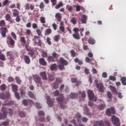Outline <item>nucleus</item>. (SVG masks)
Returning <instances> with one entry per match:
<instances>
[{
	"instance_id": "nucleus-50",
	"label": "nucleus",
	"mask_w": 126,
	"mask_h": 126,
	"mask_svg": "<svg viewBox=\"0 0 126 126\" xmlns=\"http://www.w3.org/2000/svg\"><path fill=\"white\" fill-rule=\"evenodd\" d=\"M109 80H111L112 81H116L117 78L114 76H110L109 77Z\"/></svg>"
},
{
	"instance_id": "nucleus-26",
	"label": "nucleus",
	"mask_w": 126,
	"mask_h": 126,
	"mask_svg": "<svg viewBox=\"0 0 126 126\" xmlns=\"http://www.w3.org/2000/svg\"><path fill=\"white\" fill-rule=\"evenodd\" d=\"M72 36L74 39H75L76 40H79L80 39V35H79V33H73Z\"/></svg>"
},
{
	"instance_id": "nucleus-33",
	"label": "nucleus",
	"mask_w": 126,
	"mask_h": 126,
	"mask_svg": "<svg viewBox=\"0 0 126 126\" xmlns=\"http://www.w3.org/2000/svg\"><path fill=\"white\" fill-rule=\"evenodd\" d=\"M33 41H34V43L35 45H38V42H37V40H40V37L37 35H34V38L33 39Z\"/></svg>"
},
{
	"instance_id": "nucleus-58",
	"label": "nucleus",
	"mask_w": 126,
	"mask_h": 126,
	"mask_svg": "<svg viewBox=\"0 0 126 126\" xmlns=\"http://www.w3.org/2000/svg\"><path fill=\"white\" fill-rule=\"evenodd\" d=\"M93 60V59H90V58H89V57H86L85 61H86L87 63H90V62H91Z\"/></svg>"
},
{
	"instance_id": "nucleus-57",
	"label": "nucleus",
	"mask_w": 126,
	"mask_h": 126,
	"mask_svg": "<svg viewBox=\"0 0 126 126\" xmlns=\"http://www.w3.org/2000/svg\"><path fill=\"white\" fill-rule=\"evenodd\" d=\"M0 60L1 61H5V56H4V55L1 54L0 55Z\"/></svg>"
},
{
	"instance_id": "nucleus-17",
	"label": "nucleus",
	"mask_w": 126,
	"mask_h": 126,
	"mask_svg": "<svg viewBox=\"0 0 126 126\" xmlns=\"http://www.w3.org/2000/svg\"><path fill=\"white\" fill-rule=\"evenodd\" d=\"M39 63L40 64H41V65H43L44 66H46V65H47V62L43 58L39 59Z\"/></svg>"
},
{
	"instance_id": "nucleus-64",
	"label": "nucleus",
	"mask_w": 126,
	"mask_h": 126,
	"mask_svg": "<svg viewBox=\"0 0 126 126\" xmlns=\"http://www.w3.org/2000/svg\"><path fill=\"white\" fill-rule=\"evenodd\" d=\"M118 94V97L120 99H122V98H123V94H122V93H121V92L118 93L117 92V94Z\"/></svg>"
},
{
	"instance_id": "nucleus-47",
	"label": "nucleus",
	"mask_w": 126,
	"mask_h": 126,
	"mask_svg": "<svg viewBox=\"0 0 126 126\" xmlns=\"http://www.w3.org/2000/svg\"><path fill=\"white\" fill-rule=\"evenodd\" d=\"M23 104L24 106H28V104H29V102H28V99H24L23 100Z\"/></svg>"
},
{
	"instance_id": "nucleus-59",
	"label": "nucleus",
	"mask_w": 126,
	"mask_h": 126,
	"mask_svg": "<svg viewBox=\"0 0 126 126\" xmlns=\"http://www.w3.org/2000/svg\"><path fill=\"white\" fill-rule=\"evenodd\" d=\"M53 88L54 89H58V88H59V83H55L53 86Z\"/></svg>"
},
{
	"instance_id": "nucleus-62",
	"label": "nucleus",
	"mask_w": 126,
	"mask_h": 126,
	"mask_svg": "<svg viewBox=\"0 0 126 126\" xmlns=\"http://www.w3.org/2000/svg\"><path fill=\"white\" fill-rule=\"evenodd\" d=\"M11 35L12 36V37L13 38V39L16 40L17 36H16V34H15V33H14V32H12L11 33Z\"/></svg>"
},
{
	"instance_id": "nucleus-60",
	"label": "nucleus",
	"mask_w": 126,
	"mask_h": 126,
	"mask_svg": "<svg viewBox=\"0 0 126 126\" xmlns=\"http://www.w3.org/2000/svg\"><path fill=\"white\" fill-rule=\"evenodd\" d=\"M80 10H81V7L80 6V5H78L76 6V11L78 12V11H80Z\"/></svg>"
},
{
	"instance_id": "nucleus-11",
	"label": "nucleus",
	"mask_w": 126,
	"mask_h": 126,
	"mask_svg": "<svg viewBox=\"0 0 126 126\" xmlns=\"http://www.w3.org/2000/svg\"><path fill=\"white\" fill-rule=\"evenodd\" d=\"M7 43L9 46H14L15 41L11 37H8L7 38Z\"/></svg>"
},
{
	"instance_id": "nucleus-19",
	"label": "nucleus",
	"mask_w": 126,
	"mask_h": 126,
	"mask_svg": "<svg viewBox=\"0 0 126 126\" xmlns=\"http://www.w3.org/2000/svg\"><path fill=\"white\" fill-rule=\"evenodd\" d=\"M11 87L13 92H14V93L17 92V91L18 90V86H17V85L12 84Z\"/></svg>"
},
{
	"instance_id": "nucleus-30",
	"label": "nucleus",
	"mask_w": 126,
	"mask_h": 126,
	"mask_svg": "<svg viewBox=\"0 0 126 126\" xmlns=\"http://www.w3.org/2000/svg\"><path fill=\"white\" fill-rule=\"evenodd\" d=\"M89 44H91V45H94L95 43V39L93 38V37H90L88 41Z\"/></svg>"
},
{
	"instance_id": "nucleus-42",
	"label": "nucleus",
	"mask_w": 126,
	"mask_h": 126,
	"mask_svg": "<svg viewBox=\"0 0 126 126\" xmlns=\"http://www.w3.org/2000/svg\"><path fill=\"white\" fill-rule=\"evenodd\" d=\"M40 22L42 24H45L46 23V19L44 17H40Z\"/></svg>"
},
{
	"instance_id": "nucleus-63",
	"label": "nucleus",
	"mask_w": 126,
	"mask_h": 126,
	"mask_svg": "<svg viewBox=\"0 0 126 126\" xmlns=\"http://www.w3.org/2000/svg\"><path fill=\"white\" fill-rule=\"evenodd\" d=\"M73 31L75 33H78V32H79V29L78 28H75L73 29Z\"/></svg>"
},
{
	"instance_id": "nucleus-38",
	"label": "nucleus",
	"mask_w": 126,
	"mask_h": 126,
	"mask_svg": "<svg viewBox=\"0 0 126 126\" xmlns=\"http://www.w3.org/2000/svg\"><path fill=\"white\" fill-rule=\"evenodd\" d=\"M63 2H60V3H59L57 5V6H55V8L56 9H59V8H60V7H62V6H63Z\"/></svg>"
},
{
	"instance_id": "nucleus-22",
	"label": "nucleus",
	"mask_w": 126,
	"mask_h": 126,
	"mask_svg": "<svg viewBox=\"0 0 126 126\" xmlns=\"http://www.w3.org/2000/svg\"><path fill=\"white\" fill-rule=\"evenodd\" d=\"M1 111L4 116H6H6H7V114H8V112H7V108L5 107H2Z\"/></svg>"
},
{
	"instance_id": "nucleus-55",
	"label": "nucleus",
	"mask_w": 126,
	"mask_h": 126,
	"mask_svg": "<svg viewBox=\"0 0 126 126\" xmlns=\"http://www.w3.org/2000/svg\"><path fill=\"white\" fill-rule=\"evenodd\" d=\"M44 7H45V4H44V2H41L39 5V8H40V9H43Z\"/></svg>"
},
{
	"instance_id": "nucleus-31",
	"label": "nucleus",
	"mask_w": 126,
	"mask_h": 126,
	"mask_svg": "<svg viewBox=\"0 0 126 126\" xmlns=\"http://www.w3.org/2000/svg\"><path fill=\"white\" fill-rule=\"evenodd\" d=\"M110 90L112 91V92H114V93H115V94H118V91L116 87L111 85L110 86Z\"/></svg>"
},
{
	"instance_id": "nucleus-54",
	"label": "nucleus",
	"mask_w": 126,
	"mask_h": 126,
	"mask_svg": "<svg viewBox=\"0 0 126 126\" xmlns=\"http://www.w3.org/2000/svg\"><path fill=\"white\" fill-rule=\"evenodd\" d=\"M7 81L9 82H13L14 81V78L12 77H9L7 79Z\"/></svg>"
},
{
	"instance_id": "nucleus-43",
	"label": "nucleus",
	"mask_w": 126,
	"mask_h": 126,
	"mask_svg": "<svg viewBox=\"0 0 126 126\" xmlns=\"http://www.w3.org/2000/svg\"><path fill=\"white\" fill-rule=\"evenodd\" d=\"M36 32L38 36H42V31L40 29H36Z\"/></svg>"
},
{
	"instance_id": "nucleus-10",
	"label": "nucleus",
	"mask_w": 126,
	"mask_h": 126,
	"mask_svg": "<svg viewBox=\"0 0 126 126\" xmlns=\"http://www.w3.org/2000/svg\"><path fill=\"white\" fill-rule=\"evenodd\" d=\"M96 86L99 92H101V93L104 92V85L102 83L96 84Z\"/></svg>"
},
{
	"instance_id": "nucleus-18",
	"label": "nucleus",
	"mask_w": 126,
	"mask_h": 126,
	"mask_svg": "<svg viewBox=\"0 0 126 126\" xmlns=\"http://www.w3.org/2000/svg\"><path fill=\"white\" fill-rule=\"evenodd\" d=\"M14 104V101H8L6 100L4 101V103H3V106H9V105H13Z\"/></svg>"
},
{
	"instance_id": "nucleus-53",
	"label": "nucleus",
	"mask_w": 126,
	"mask_h": 126,
	"mask_svg": "<svg viewBox=\"0 0 126 126\" xmlns=\"http://www.w3.org/2000/svg\"><path fill=\"white\" fill-rule=\"evenodd\" d=\"M113 96V95L112 94V93H111L110 92H108L107 93V96L108 98H109V99L110 100H112V96Z\"/></svg>"
},
{
	"instance_id": "nucleus-48",
	"label": "nucleus",
	"mask_w": 126,
	"mask_h": 126,
	"mask_svg": "<svg viewBox=\"0 0 126 126\" xmlns=\"http://www.w3.org/2000/svg\"><path fill=\"white\" fill-rule=\"evenodd\" d=\"M53 94H54V96H55V97H58V96L60 95V91H59V90H56L54 92Z\"/></svg>"
},
{
	"instance_id": "nucleus-1",
	"label": "nucleus",
	"mask_w": 126,
	"mask_h": 126,
	"mask_svg": "<svg viewBox=\"0 0 126 126\" xmlns=\"http://www.w3.org/2000/svg\"><path fill=\"white\" fill-rule=\"evenodd\" d=\"M60 57V55L56 53V51H54L52 53V56H50L47 58V61L48 63H54L55 59H58Z\"/></svg>"
},
{
	"instance_id": "nucleus-52",
	"label": "nucleus",
	"mask_w": 126,
	"mask_h": 126,
	"mask_svg": "<svg viewBox=\"0 0 126 126\" xmlns=\"http://www.w3.org/2000/svg\"><path fill=\"white\" fill-rule=\"evenodd\" d=\"M70 54L71 55V57H74L76 56V53H75V52L73 50H71L70 51Z\"/></svg>"
},
{
	"instance_id": "nucleus-51",
	"label": "nucleus",
	"mask_w": 126,
	"mask_h": 126,
	"mask_svg": "<svg viewBox=\"0 0 126 126\" xmlns=\"http://www.w3.org/2000/svg\"><path fill=\"white\" fill-rule=\"evenodd\" d=\"M15 96L17 100H20V95L18 93H15Z\"/></svg>"
},
{
	"instance_id": "nucleus-32",
	"label": "nucleus",
	"mask_w": 126,
	"mask_h": 126,
	"mask_svg": "<svg viewBox=\"0 0 126 126\" xmlns=\"http://www.w3.org/2000/svg\"><path fill=\"white\" fill-rule=\"evenodd\" d=\"M120 80L122 82V84L124 86L126 85V77H122L120 79Z\"/></svg>"
},
{
	"instance_id": "nucleus-28",
	"label": "nucleus",
	"mask_w": 126,
	"mask_h": 126,
	"mask_svg": "<svg viewBox=\"0 0 126 126\" xmlns=\"http://www.w3.org/2000/svg\"><path fill=\"white\" fill-rule=\"evenodd\" d=\"M15 80H16L17 84H19V85H20V84H21V83L22 82L21 79H20V78L18 76L15 77Z\"/></svg>"
},
{
	"instance_id": "nucleus-61",
	"label": "nucleus",
	"mask_w": 126,
	"mask_h": 126,
	"mask_svg": "<svg viewBox=\"0 0 126 126\" xmlns=\"http://www.w3.org/2000/svg\"><path fill=\"white\" fill-rule=\"evenodd\" d=\"M6 118V116L3 115V114H1L0 113V120H2V119H5Z\"/></svg>"
},
{
	"instance_id": "nucleus-5",
	"label": "nucleus",
	"mask_w": 126,
	"mask_h": 126,
	"mask_svg": "<svg viewBox=\"0 0 126 126\" xmlns=\"http://www.w3.org/2000/svg\"><path fill=\"white\" fill-rule=\"evenodd\" d=\"M111 121L113 124L115 126H120L121 125V123H120V119L114 115L112 116Z\"/></svg>"
},
{
	"instance_id": "nucleus-56",
	"label": "nucleus",
	"mask_w": 126,
	"mask_h": 126,
	"mask_svg": "<svg viewBox=\"0 0 126 126\" xmlns=\"http://www.w3.org/2000/svg\"><path fill=\"white\" fill-rule=\"evenodd\" d=\"M71 81L72 83H76V82H77V78H72L71 79Z\"/></svg>"
},
{
	"instance_id": "nucleus-39",
	"label": "nucleus",
	"mask_w": 126,
	"mask_h": 126,
	"mask_svg": "<svg viewBox=\"0 0 126 126\" xmlns=\"http://www.w3.org/2000/svg\"><path fill=\"white\" fill-rule=\"evenodd\" d=\"M5 18L7 21H9L11 19V16H10L9 14H7L5 16Z\"/></svg>"
},
{
	"instance_id": "nucleus-25",
	"label": "nucleus",
	"mask_w": 126,
	"mask_h": 126,
	"mask_svg": "<svg viewBox=\"0 0 126 126\" xmlns=\"http://www.w3.org/2000/svg\"><path fill=\"white\" fill-rule=\"evenodd\" d=\"M50 69L53 71V70H58V66H57V64L54 63L51 65L50 67Z\"/></svg>"
},
{
	"instance_id": "nucleus-16",
	"label": "nucleus",
	"mask_w": 126,
	"mask_h": 126,
	"mask_svg": "<svg viewBox=\"0 0 126 126\" xmlns=\"http://www.w3.org/2000/svg\"><path fill=\"white\" fill-rule=\"evenodd\" d=\"M24 60L26 64H29L31 63V60H30V57H29V56L27 55H24Z\"/></svg>"
},
{
	"instance_id": "nucleus-7",
	"label": "nucleus",
	"mask_w": 126,
	"mask_h": 126,
	"mask_svg": "<svg viewBox=\"0 0 126 126\" xmlns=\"http://www.w3.org/2000/svg\"><path fill=\"white\" fill-rule=\"evenodd\" d=\"M46 103L47 105H48L49 107H53L54 106V100L51 98V97L50 96H46Z\"/></svg>"
},
{
	"instance_id": "nucleus-6",
	"label": "nucleus",
	"mask_w": 126,
	"mask_h": 126,
	"mask_svg": "<svg viewBox=\"0 0 126 126\" xmlns=\"http://www.w3.org/2000/svg\"><path fill=\"white\" fill-rule=\"evenodd\" d=\"M105 113L107 116L111 117L112 114L113 115L116 114V110H115V108L111 107V108H107L105 111Z\"/></svg>"
},
{
	"instance_id": "nucleus-35",
	"label": "nucleus",
	"mask_w": 126,
	"mask_h": 126,
	"mask_svg": "<svg viewBox=\"0 0 126 126\" xmlns=\"http://www.w3.org/2000/svg\"><path fill=\"white\" fill-rule=\"evenodd\" d=\"M61 38V35L58 34L54 37V40L55 42H59V40H60V38Z\"/></svg>"
},
{
	"instance_id": "nucleus-44",
	"label": "nucleus",
	"mask_w": 126,
	"mask_h": 126,
	"mask_svg": "<svg viewBox=\"0 0 126 126\" xmlns=\"http://www.w3.org/2000/svg\"><path fill=\"white\" fill-rule=\"evenodd\" d=\"M38 115L41 117H44L45 116V113L43 111H40L38 113Z\"/></svg>"
},
{
	"instance_id": "nucleus-21",
	"label": "nucleus",
	"mask_w": 126,
	"mask_h": 126,
	"mask_svg": "<svg viewBox=\"0 0 126 126\" xmlns=\"http://www.w3.org/2000/svg\"><path fill=\"white\" fill-rule=\"evenodd\" d=\"M7 57L9 60H13V54H12V52L8 51L7 52Z\"/></svg>"
},
{
	"instance_id": "nucleus-12",
	"label": "nucleus",
	"mask_w": 126,
	"mask_h": 126,
	"mask_svg": "<svg viewBox=\"0 0 126 126\" xmlns=\"http://www.w3.org/2000/svg\"><path fill=\"white\" fill-rule=\"evenodd\" d=\"M26 10H29V9H31V10H34V8L35 6L34 5H32L31 3H26V5L25 6Z\"/></svg>"
},
{
	"instance_id": "nucleus-14",
	"label": "nucleus",
	"mask_w": 126,
	"mask_h": 126,
	"mask_svg": "<svg viewBox=\"0 0 126 126\" xmlns=\"http://www.w3.org/2000/svg\"><path fill=\"white\" fill-rule=\"evenodd\" d=\"M56 100L57 102L62 103V102L64 100V96H63V94H60V95L56 98Z\"/></svg>"
},
{
	"instance_id": "nucleus-34",
	"label": "nucleus",
	"mask_w": 126,
	"mask_h": 126,
	"mask_svg": "<svg viewBox=\"0 0 126 126\" xmlns=\"http://www.w3.org/2000/svg\"><path fill=\"white\" fill-rule=\"evenodd\" d=\"M50 34H52V30H51V29H47L45 33V36H48V35H50Z\"/></svg>"
},
{
	"instance_id": "nucleus-8",
	"label": "nucleus",
	"mask_w": 126,
	"mask_h": 126,
	"mask_svg": "<svg viewBox=\"0 0 126 126\" xmlns=\"http://www.w3.org/2000/svg\"><path fill=\"white\" fill-rule=\"evenodd\" d=\"M0 34L2 37H3V38L6 37V32L8 31L7 28L5 27H1L0 29Z\"/></svg>"
},
{
	"instance_id": "nucleus-41",
	"label": "nucleus",
	"mask_w": 126,
	"mask_h": 126,
	"mask_svg": "<svg viewBox=\"0 0 126 126\" xmlns=\"http://www.w3.org/2000/svg\"><path fill=\"white\" fill-rule=\"evenodd\" d=\"M58 68L60 69V70H63V69H64V65L60 64L58 66Z\"/></svg>"
},
{
	"instance_id": "nucleus-9",
	"label": "nucleus",
	"mask_w": 126,
	"mask_h": 126,
	"mask_svg": "<svg viewBox=\"0 0 126 126\" xmlns=\"http://www.w3.org/2000/svg\"><path fill=\"white\" fill-rule=\"evenodd\" d=\"M10 97V94L9 93L7 92L5 94L3 93H2L0 94V99H2V100H4L5 99H8Z\"/></svg>"
},
{
	"instance_id": "nucleus-20",
	"label": "nucleus",
	"mask_w": 126,
	"mask_h": 126,
	"mask_svg": "<svg viewBox=\"0 0 126 126\" xmlns=\"http://www.w3.org/2000/svg\"><path fill=\"white\" fill-rule=\"evenodd\" d=\"M55 17L57 19L58 21H59V22H61L62 18H63V17L61 15V14L59 13H56L55 15Z\"/></svg>"
},
{
	"instance_id": "nucleus-29",
	"label": "nucleus",
	"mask_w": 126,
	"mask_h": 126,
	"mask_svg": "<svg viewBox=\"0 0 126 126\" xmlns=\"http://www.w3.org/2000/svg\"><path fill=\"white\" fill-rule=\"evenodd\" d=\"M13 11V15L14 16V17H16V16H19V11H18L17 9H13L12 10Z\"/></svg>"
},
{
	"instance_id": "nucleus-36",
	"label": "nucleus",
	"mask_w": 126,
	"mask_h": 126,
	"mask_svg": "<svg viewBox=\"0 0 126 126\" xmlns=\"http://www.w3.org/2000/svg\"><path fill=\"white\" fill-rule=\"evenodd\" d=\"M28 95L29 97H30V98H32V99H36V98L35 97V95H34V94H33L32 92H29Z\"/></svg>"
},
{
	"instance_id": "nucleus-24",
	"label": "nucleus",
	"mask_w": 126,
	"mask_h": 126,
	"mask_svg": "<svg viewBox=\"0 0 126 126\" xmlns=\"http://www.w3.org/2000/svg\"><path fill=\"white\" fill-rule=\"evenodd\" d=\"M82 18H83L81 19L82 23H83V24H86V22L87 21V16L85 15H83L82 16Z\"/></svg>"
},
{
	"instance_id": "nucleus-46",
	"label": "nucleus",
	"mask_w": 126,
	"mask_h": 126,
	"mask_svg": "<svg viewBox=\"0 0 126 126\" xmlns=\"http://www.w3.org/2000/svg\"><path fill=\"white\" fill-rule=\"evenodd\" d=\"M71 23L73 24V25H75L76 23H77V22H76V20L74 18H72L71 19Z\"/></svg>"
},
{
	"instance_id": "nucleus-4",
	"label": "nucleus",
	"mask_w": 126,
	"mask_h": 126,
	"mask_svg": "<svg viewBox=\"0 0 126 126\" xmlns=\"http://www.w3.org/2000/svg\"><path fill=\"white\" fill-rule=\"evenodd\" d=\"M88 94L90 101H92V100H93L94 102H96V101H97V97L94 96V92H93V91L89 90L88 91Z\"/></svg>"
},
{
	"instance_id": "nucleus-37",
	"label": "nucleus",
	"mask_w": 126,
	"mask_h": 126,
	"mask_svg": "<svg viewBox=\"0 0 126 126\" xmlns=\"http://www.w3.org/2000/svg\"><path fill=\"white\" fill-rule=\"evenodd\" d=\"M5 21L3 20L0 21V27H4L5 26Z\"/></svg>"
},
{
	"instance_id": "nucleus-3",
	"label": "nucleus",
	"mask_w": 126,
	"mask_h": 126,
	"mask_svg": "<svg viewBox=\"0 0 126 126\" xmlns=\"http://www.w3.org/2000/svg\"><path fill=\"white\" fill-rule=\"evenodd\" d=\"M33 80L37 84V86L39 85H42L43 84V82L41 80V77L39 76L38 75H34L32 76Z\"/></svg>"
},
{
	"instance_id": "nucleus-23",
	"label": "nucleus",
	"mask_w": 126,
	"mask_h": 126,
	"mask_svg": "<svg viewBox=\"0 0 126 126\" xmlns=\"http://www.w3.org/2000/svg\"><path fill=\"white\" fill-rule=\"evenodd\" d=\"M69 96L70 99H76L78 97L77 94L74 93H71Z\"/></svg>"
},
{
	"instance_id": "nucleus-27",
	"label": "nucleus",
	"mask_w": 126,
	"mask_h": 126,
	"mask_svg": "<svg viewBox=\"0 0 126 126\" xmlns=\"http://www.w3.org/2000/svg\"><path fill=\"white\" fill-rule=\"evenodd\" d=\"M105 107H106L105 104H101L97 106V108L98 110H100V111H102L104 110V109H105Z\"/></svg>"
},
{
	"instance_id": "nucleus-2",
	"label": "nucleus",
	"mask_w": 126,
	"mask_h": 126,
	"mask_svg": "<svg viewBox=\"0 0 126 126\" xmlns=\"http://www.w3.org/2000/svg\"><path fill=\"white\" fill-rule=\"evenodd\" d=\"M105 124L107 126H111V124L109 123V121H105L104 122L103 120L95 121L94 126H105Z\"/></svg>"
},
{
	"instance_id": "nucleus-49",
	"label": "nucleus",
	"mask_w": 126,
	"mask_h": 126,
	"mask_svg": "<svg viewBox=\"0 0 126 126\" xmlns=\"http://www.w3.org/2000/svg\"><path fill=\"white\" fill-rule=\"evenodd\" d=\"M39 121L42 123H46V120L45 119V117H39Z\"/></svg>"
},
{
	"instance_id": "nucleus-15",
	"label": "nucleus",
	"mask_w": 126,
	"mask_h": 126,
	"mask_svg": "<svg viewBox=\"0 0 126 126\" xmlns=\"http://www.w3.org/2000/svg\"><path fill=\"white\" fill-rule=\"evenodd\" d=\"M39 74L43 80H47L48 78L47 77V74L46 73V72H40Z\"/></svg>"
},
{
	"instance_id": "nucleus-40",
	"label": "nucleus",
	"mask_w": 126,
	"mask_h": 126,
	"mask_svg": "<svg viewBox=\"0 0 126 126\" xmlns=\"http://www.w3.org/2000/svg\"><path fill=\"white\" fill-rule=\"evenodd\" d=\"M0 90H2V91H4V90L6 89V85H5V84H4L1 85L0 86Z\"/></svg>"
},
{
	"instance_id": "nucleus-45",
	"label": "nucleus",
	"mask_w": 126,
	"mask_h": 126,
	"mask_svg": "<svg viewBox=\"0 0 126 126\" xmlns=\"http://www.w3.org/2000/svg\"><path fill=\"white\" fill-rule=\"evenodd\" d=\"M26 114L23 111H21L19 113V116L20 118H25Z\"/></svg>"
},
{
	"instance_id": "nucleus-13",
	"label": "nucleus",
	"mask_w": 126,
	"mask_h": 126,
	"mask_svg": "<svg viewBox=\"0 0 126 126\" xmlns=\"http://www.w3.org/2000/svg\"><path fill=\"white\" fill-rule=\"evenodd\" d=\"M59 62L60 63L65 66H66L67 64H68V62L62 57L60 58Z\"/></svg>"
}]
</instances>
